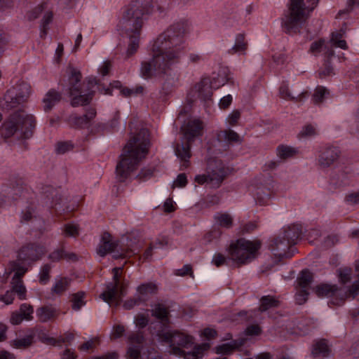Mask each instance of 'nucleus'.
Segmentation results:
<instances>
[{"instance_id":"nucleus-1","label":"nucleus","mask_w":359,"mask_h":359,"mask_svg":"<svg viewBox=\"0 0 359 359\" xmlns=\"http://www.w3.org/2000/svg\"><path fill=\"white\" fill-rule=\"evenodd\" d=\"M190 26L187 20H180L160 34L152 46V57L141 64L140 73L145 78L160 75L163 79L159 91L161 97L169 95L176 87L178 76L171 67L179 62L184 50L185 36Z\"/></svg>"},{"instance_id":"nucleus-2","label":"nucleus","mask_w":359,"mask_h":359,"mask_svg":"<svg viewBox=\"0 0 359 359\" xmlns=\"http://www.w3.org/2000/svg\"><path fill=\"white\" fill-rule=\"evenodd\" d=\"M149 145V133L145 128L141 129L128 141L116 165V174L118 180L124 181L137 169L140 162L148 154Z\"/></svg>"},{"instance_id":"nucleus-3","label":"nucleus","mask_w":359,"mask_h":359,"mask_svg":"<svg viewBox=\"0 0 359 359\" xmlns=\"http://www.w3.org/2000/svg\"><path fill=\"white\" fill-rule=\"evenodd\" d=\"M152 11L149 4L140 5L137 1L131 2L125 8L117 29L127 36L140 35L145 16L151 13Z\"/></svg>"},{"instance_id":"nucleus-4","label":"nucleus","mask_w":359,"mask_h":359,"mask_svg":"<svg viewBox=\"0 0 359 359\" xmlns=\"http://www.w3.org/2000/svg\"><path fill=\"white\" fill-rule=\"evenodd\" d=\"M35 127V119L31 114L19 109L9 115L0 127V135L7 140L15 135L28 139L32 137Z\"/></svg>"},{"instance_id":"nucleus-5","label":"nucleus","mask_w":359,"mask_h":359,"mask_svg":"<svg viewBox=\"0 0 359 359\" xmlns=\"http://www.w3.org/2000/svg\"><path fill=\"white\" fill-rule=\"evenodd\" d=\"M261 247L262 242L258 239L238 238L231 242L227 249L229 259L238 266L247 264L257 258Z\"/></svg>"},{"instance_id":"nucleus-6","label":"nucleus","mask_w":359,"mask_h":359,"mask_svg":"<svg viewBox=\"0 0 359 359\" xmlns=\"http://www.w3.org/2000/svg\"><path fill=\"white\" fill-rule=\"evenodd\" d=\"M319 0H290L289 13L283 19L287 32H295L316 7Z\"/></svg>"},{"instance_id":"nucleus-7","label":"nucleus","mask_w":359,"mask_h":359,"mask_svg":"<svg viewBox=\"0 0 359 359\" xmlns=\"http://www.w3.org/2000/svg\"><path fill=\"white\" fill-rule=\"evenodd\" d=\"M204 128L203 123L198 118L189 120L186 125L182 128L184 135L187 140V143H177L175 151L178 158L180 160V170L187 169L190 165L191 147L190 142L194 140L196 137L201 136L203 134Z\"/></svg>"},{"instance_id":"nucleus-8","label":"nucleus","mask_w":359,"mask_h":359,"mask_svg":"<svg viewBox=\"0 0 359 359\" xmlns=\"http://www.w3.org/2000/svg\"><path fill=\"white\" fill-rule=\"evenodd\" d=\"M227 175V168L223 162L216 158H210L207 161L206 174L195 177L198 184H207L211 188L217 189Z\"/></svg>"},{"instance_id":"nucleus-9","label":"nucleus","mask_w":359,"mask_h":359,"mask_svg":"<svg viewBox=\"0 0 359 359\" xmlns=\"http://www.w3.org/2000/svg\"><path fill=\"white\" fill-rule=\"evenodd\" d=\"M158 336L162 341L170 344L171 353L184 358L186 351L182 350L181 348L188 349L194 344V338L191 336L177 331L164 332L159 333Z\"/></svg>"},{"instance_id":"nucleus-10","label":"nucleus","mask_w":359,"mask_h":359,"mask_svg":"<svg viewBox=\"0 0 359 359\" xmlns=\"http://www.w3.org/2000/svg\"><path fill=\"white\" fill-rule=\"evenodd\" d=\"M315 293L319 297L331 298L330 303L334 305H341L344 303L348 294L336 285L320 284L313 288Z\"/></svg>"},{"instance_id":"nucleus-11","label":"nucleus","mask_w":359,"mask_h":359,"mask_svg":"<svg viewBox=\"0 0 359 359\" xmlns=\"http://www.w3.org/2000/svg\"><path fill=\"white\" fill-rule=\"evenodd\" d=\"M121 267H115L112 269L113 278L112 282L107 285V290L100 294L101 298L106 302L109 303L112 300H116L118 296V292L121 295L123 294L125 284L120 283V271Z\"/></svg>"},{"instance_id":"nucleus-12","label":"nucleus","mask_w":359,"mask_h":359,"mask_svg":"<svg viewBox=\"0 0 359 359\" xmlns=\"http://www.w3.org/2000/svg\"><path fill=\"white\" fill-rule=\"evenodd\" d=\"M45 247L37 243H27L22 246L18 252V260L34 262L41 259L46 254Z\"/></svg>"},{"instance_id":"nucleus-13","label":"nucleus","mask_w":359,"mask_h":359,"mask_svg":"<svg viewBox=\"0 0 359 359\" xmlns=\"http://www.w3.org/2000/svg\"><path fill=\"white\" fill-rule=\"evenodd\" d=\"M118 247V242L113 241L111 235L104 232L97 249V253L101 257H104L107 254L114 252Z\"/></svg>"},{"instance_id":"nucleus-14","label":"nucleus","mask_w":359,"mask_h":359,"mask_svg":"<svg viewBox=\"0 0 359 359\" xmlns=\"http://www.w3.org/2000/svg\"><path fill=\"white\" fill-rule=\"evenodd\" d=\"M339 155L340 151L338 148L327 147L319 155L318 164L321 168H327L339 158Z\"/></svg>"},{"instance_id":"nucleus-15","label":"nucleus","mask_w":359,"mask_h":359,"mask_svg":"<svg viewBox=\"0 0 359 359\" xmlns=\"http://www.w3.org/2000/svg\"><path fill=\"white\" fill-rule=\"evenodd\" d=\"M292 245L286 237L280 233L271 241L269 248L276 255L283 257Z\"/></svg>"},{"instance_id":"nucleus-16","label":"nucleus","mask_w":359,"mask_h":359,"mask_svg":"<svg viewBox=\"0 0 359 359\" xmlns=\"http://www.w3.org/2000/svg\"><path fill=\"white\" fill-rule=\"evenodd\" d=\"M128 342L130 346L128 348L127 354L130 359H138L140 357V349L135 345H140L144 341V337L142 332H133L128 336Z\"/></svg>"},{"instance_id":"nucleus-17","label":"nucleus","mask_w":359,"mask_h":359,"mask_svg":"<svg viewBox=\"0 0 359 359\" xmlns=\"http://www.w3.org/2000/svg\"><path fill=\"white\" fill-rule=\"evenodd\" d=\"M213 83L209 78L203 79L195 86V90L198 97L202 100H208L212 95Z\"/></svg>"},{"instance_id":"nucleus-18","label":"nucleus","mask_w":359,"mask_h":359,"mask_svg":"<svg viewBox=\"0 0 359 359\" xmlns=\"http://www.w3.org/2000/svg\"><path fill=\"white\" fill-rule=\"evenodd\" d=\"M24 102L18 100L12 91L7 90L4 98L0 100V109L5 111H9L18 108Z\"/></svg>"},{"instance_id":"nucleus-19","label":"nucleus","mask_w":359,"mask_h":359,"mask_svg":"<svg viewBox=\"0 0 359 359\" xmlns=\"http://www.w3.org/2000/svg\"><path fill=\"white\" fill-rule=\"evenodd\" d=\"M311 353L314 358H328L331 356V348L325 339H320L313 343Z\"/></svg>"},{"instance_id":"nucleus-20","label":"nucleus","mask_w":359,"mask_h":359,"mask_svg":"<svg viewBox=\"0 0 359 359\" xmlns=\"http://www.w3.org/2000/svg\"><path fill=\"white\" fill-rule=\"evenodd\" d=\"M70 76L69 78V90L70 96H73L75 93H81V74L77 69L70 67L69 68Z\"/></svg>"},{"instance_id":"nucleus-21","label":"nucleus","mask_w":359,"mask_h":359,"mask_svg":"<svg viewBox=\"0 0 359 359\" xmlns=\"http://www.w3.org/2000/svg\"><path fill=\"white\" fill-rule=\"evenodd\" d=\"M62 98V95L60 93L54 89L48 90L43 98V110L45 111H49L52 108L57 104Z\"/></svg>"},{"instance_id":"nucleus-22","label":"nucleus","mask_w":359,"mask_h":359,"mask_svg":"<svg viewBox=\"0 0 359 359\" xmlns=\"http://www.w3.org/2000/svg\"><path fill=\"white\" fill-rule=\"evenodd\" d=\"M158 286L154 283H146L139 285L137 287V293L138 297L142 299V302H145L149 297L156 293Z\"/></svg>"},{"instance_id":"nucleus-23","label":"nucleus","mask_w":359,"mask_h":359,"mask_svg":"<svg viewBox=\"0 0 359 359\" xmlns=\"http://www.w3.org/2000/svg\"><path fill=\"white\" fill-rule=\"evenodd\" d=\"M211 81L213 83L215 89L219 88L227 82L233 83V77L228 68L221 69L217 77L213 78Z\"/></svg>"},{"instance_id":"nucleus-24","label":"nucleus","mask_w":359,"mask_h":359,"mask_svg":"<svg viewBox=\"0 0 359 359\" xmlns=\"http://www.w3.org/2000/svg\"><path fill=\"white\" fill-rule=\"evenodd\" d=\"M8 90L12 91L15 97H18V100H21L25 103L28 100L31 93V87L29 84L22 82L16 87L9 89Z\"/></svg>"},{"instance_id":"nucleus-25","label":"nucleus","mask_w":359,"mask_h":359,"mask_svg":"<svg viewBox=\"0 0 359 359\" xmlns=\"http://www.w3.org/2000/svg\"><path fill=\"white\" fill-rule=\"evenodd\" d=\"M292 245H295L302 234V226L298 224L288 226L281 233Z\"/></svg>"},{"instance_id":"nucleus-26","label":"nucleus","mask_w":359,"mask_h":359,"mask_svg":"<svg viewBox=\"0 0 359 359\" xmlns=\"http://www.w3.org/2000/svg\"><path fill=\"white\" fill-rule=\"evenodd\" d=\"M244 341H232L215 347V352L221 355H229L243 344Z\"/></svg>"},{"instance_id":"nucleus-27","label":"nucleus","mask_w":359,"mask_h":359,"mask_svg":"<svg viewBox=\"0 0 359 359\" xmlns=\"http://www.w3.org/2000/svg\"><path fill=\"white\" fill-rule=\"evenodd\" d=\"M55 309L50 306L39 307L36 310V316L41 323L50 320L55 316Z\"/></svg>"},{"instance_id":"nucleus-28","label":"nucleus","mask_w":359,"mask_h":359,"mask_svg":"<svg viewBox=\"0 0 359 359\" xmlns=\"http://www.w3.org/2000/svg\"><path fill=\"white\" fill-rule=\"evenodd\" d=\"M210 348V344L203 343L201 344H196L194 346L191 351L185 353L187 356H192L195 359H200L205 355Z\"/></svg>"},{"instance_id":"nucleus-29","label":"nucleus","mask_w":359,"mask_h":359,"mask_svg":"<svg viewBox=\"0 0 359 359\" xmlns=\"http://www.w3.org/2000/svg\"><path fill=\"white\" fill-rule=\"evenodd\" d=\"M151 314L153 316L160 320L163 325H166L169 323V311L168 308L163 304H158L155 305L154 308L151 310Z\"/></svg>"},{"instance_id":"nucleus-30","label":"nucleus","mask_w":359,"mask_h":359,"mask_svg":"<svg viewBox=\"0 0 359 359\" xmlns=\"http://www.w3.org/2000/svg\"><path fill=\"white\" fill-rule=\"evenodd\" d=\"M85 93L82 88H81V93H75L72 97L71 104L72 107H78V106H83L88 104L91 99L92 95L90 93Z\"/></svg>"},{"instance_id":"nucleus-31","label":"nucleus","mask_w":359,"mask_h":359,"mask_svg":"<svg viewBox=\"0 0 359 359\" xmlns=\"http://www.w3.org/2000/svg\"><path fill=\"white\" fill-rule=\"evenodd\" d=\"M248 48V43L245 41V36L239 34L236 37L234 46L228 50L229 54L244 53Z\"/></svg>"},{"instance_id":"nucleus-32","label":"nucleus","mask_w":359,"mask_h":359,"mask_svg":"<svg viewBox=\"0 0 359 359\" xmlns=\"http://www.w3.org/2000/svg\"><path fill=\"white\" fill-rule=\"evenodd\" d=\"M279 301L273 296H263L260 299V305L259 310L261 312L267 311L268 309L278 306Z\"/></svg>"},{"instance_id":"nucleus-33","label":"nucleus","mask_w":359,"mask_h":359,"mask_svg":"<svg viewBox=\"0 0 359 359\" xmlns=\"http://www.w3.org/2000/svg\"><path fill=\"white\" fill-rule=\"evenodd\" d=\"M214 218L217 224L222 227L229 229L233 225V217L229 213L217 212L215 215Z\"/></svg>"},{"instance_id":"nucleus-34","label":"nucleus","mask_w":359,"mask_h":359,"mask_svg":"<svg viewBox=\"0 0 359 359\" xmlns=\"http://www.w3.org/2000/svg\"><path fill=\"white\" fill-rule=\"evenodd\" d=\"M12 291L15 292L21 300L25 299L27 290L21 278H12Z\"/></svg>"},{"instance_id":"nucleus-35","label":"nucleus","mask_w":359,"mask_h":359,"mask_svg":"<svg viewBox=\"0 0 359 359\" xmlns=\"http://www.w3.org/2000/svg\"><path fill=\"white\" fill-rule=\"evenodd\" d=\"M20 262L22 261L18 260V259L15 261H12L9 262V266L11 270L15 272V274L13 277V278H14L15 280H16V278H21L27 271V267H26Z\"/></svg>"},{"instance_id":"nucleus-36","label":"nucleus","mask_w":359,"mask_h":359,"mask_svg":"<svg viewBox=\"0 0 359 359\" xmlns=\"http://www.w3.org/2000/svg\"><path fill=\"white\" fill-rule=\"evenodd\" d=\"M296 153V150L289 146L280 145L276 149V154L278 157L282 161H285L290 157H292L295 155Z\"/></svg>"},{"instance_id":"nucleus-37","label":"nucleus","mask_w":359,"mask_h":359,"mask_svg":"<svg viewBox=\"0 0 359 359\" xmlns=\"http://www.w3.org/2000/svg\"><path fill=\"white\" fill-rule=\"evenodd\" d=\"M219 139H224L229 142H241L242 139L239 136V135L232 130H225L221 131L218 135Z\"/></svg>"},{"instance_id":"nucleus-38","label":"nucleus","mask_w":359,"mask_h":359,"mask_svg":"<svg viewBox=\"0 0 359 359\" xmlns=\"http://www.w3.org/2000/svg\"><path fill=\"white\" fill-rule=\"evenodd\" d=\"M313 280L312 273L307 269L303 270L299 274L297 281L301 288L307 289Z\"/></svg>"},{"instance_id":"nucleus-39","label":"nucleus","mask_w":359,"mask_h":359,"mask_svg":"<svg viewBox=\"0 0 359 359\" xmlns=\"http://www.w3.org/2000/svg\"><path fill=\"white\" fill-rule=\"evenodd\" d=\"M130 38L128 47L126 53V58L134 55L139 48L140 35L128 36Z\"/></svg>"},{"instance_id":"nucleus-40","label":"nucleus","mask_w":359,"mask_h":359,"mask_svg":"<svg viewBox=\"0 0 359 359\" xmlns=\"http://www.w3.org/2000/svg\"><path fill=\"white\" fill-rule=\"evenodd\" d=\"M69 283V280L66 278L57 279L55 281V285L52 287V292L57 294H61L67 290Z\"/></svg>"},{"instance_id":"nucleus-41","label":"nucleus","mask_w":359,"mask_h":359,"mask_svg":"<svg viewBox=\"0 0 359 359\" xmlns=\"http://www.w3.org/2000/svg\"><path fill=\"white\" fill-rule=\"evenodd\" d=\"M33 339L32 335H28L12 341L11 345L17 348H25L32 344Z\"/></svg>"},{"instance_id":"nucleus-42","label":"nucleus","mask_w":359,"mask_h":359,"mask_svg":"<svg viewBox=\"0 0 359 359\" xmlns=\"http://www.w3.org/2000/svg\"><path fill=\"white\" fill-rule=\"evenodd\" d=\"M49 258L53 262L59 261L62 258L67 259H75L76 255L73 253H66L63 250H57L50 254Z\"/></svg>"},{"instance_id":"nucleus-43","label":"nucleus","mask_w":359,"mask_h":359,"mask_svg":"<svg viewBox=\"0 0 359 359\" xmlns=\"http://www.w3.org/2000/svg\"><path fill=\"white\" fill-rule=\"evenodd\" d=\"M86 293L84 292H78L72 295V309L78 311L83 306L86 302L83 301Z\"/></svg>"},{"instance_id":"nucleus-44","label":"nucleus","mask_w":359,"mask_h":359,"mask_svg":"<svg viewBox=\"0 0 359 359\" xmlns=\"http://www.w3.org/2000/svg\"><path fill=\"white\" fill-rule=\"evenodd\" d=\"M19 313L24 317L25 320H31L33 319L34 309L33 306L28 304H22L18 310Z\"/></svg>"},{"instance_id":"nucleus-45","label":"nucleus","mask_w":359,"mask_h":359,"mask_svg":"<svg viewBox=\"0 0 359 359\" xmlns=\"http://www.w3.org/2000/svg\"><path fill=\"white\" fill-rule=\"evenodd\" d=\"M144 93V87L142 86H137L133 88H123L121 90V93L124 97H131L137 95H142Z\"/></svg>"},{"instance_id":"nucleus-46","label":"nucleus","mask_w":359,"mask_h":359,"mask_svg":"<svg viewBox=\"0 0 359 359\" xmlns=\"http://www.w3.org/2000/svg\"><path fill=\"white\" fill-rule=\"evenodd\" d=\"M68 121L71 126L77 128H82L88 123L84 116H79L75 114L71 115L68 118Z\"/></svg>"},{"instance_id":"nucleus-47","label":"nucleus","mask_w":359,"mask_h":359,"mask_svg":"<svg viewBox=\"0 0 359 359\" xmlns=\"http://www.w3.org/2000/svg\"><path fill=\"white\" fill-rule=\"evenodd\" d=\"M279 91L280 96L283 98L287 100H294L300 94V92H297L295 93H292L289 89L288 85L285 83L282 84L280 87Z\"/></svg>"},{"instance_id":"nucleus-48","label":"nucleus","mask_w":359,"mask_h":359,"mask_svg":"<svg viewBox=\"0 0 359 359\" xmlns=\"http://www.w3.org/2000/svg\"><path fill=\"white\" fill-rule=\"evenodd\" d=\"M98 343L99 339L97 337H94L81 344L78 347V349L81 352H88L89 351L94 349Z\"/></svg>"},{"instance_id":"nucleus-49","label":"nucleus","mask_w":359,"mask_h":359,"mask_svg":"<svg viewBox=\"0 0 359 359\" xmlns=\"http://www.w3.org/2000/svg\"><path fill=\"white\" fill-rule=\"evenodd\" d=\"M328 94L327 90L323 87V86H318L316 88L314 94L313 95V100L315 104H320L321 103L325 95Z\"/></svg>"},{"instance_id":"nucleus-50","label":"nucleus","mask_w":359,"mask_h":359,"mask_svg":"<svg viewBox=\"0 0 359 359\" xmlns=\"http://www.w3.org/2000/svg\"><path fill=\"white\" fill-rule=\"evenodd\" d=\"M138 252L139 250L137 248L133 249L129 246V245H128V248L126 249H121V251L117 250V252H115L113 257L114 259H117L119 258L126 257Z\"/></svg>"},{"instance_id":"nucleus-51","label":"nucleus","mask_w":359,"mask_h":359,"mask_svg":"<svg viewBox=\"0 0 359 359\" xmlns=\"http://www.w3.org/2000/svg\"><path fill=\"white\" fill-rule=\"evenodd\" d=\"M53 13L50 11H47L42 19V22L41 25V36H44L48 31V25L52 21Z\"/></svg>"},{"instance_id":"nucleus-52","label":"nucleus","mask_w":359,"mask_h":359,"mask_svg":"<svg viewBox=\"0 0 359 359\" xmlns=\"http://www.w3.org/2000/svg\"><path fill=\"white\" fill-rule=\"evenodd\" d=\"M338 276L342 283H346L351 278V269L348 267H343L338 269Z\"/></svg>"},{"instance_id":"nucleus-53","label":"nucleus","mask_w":359,"mask_h":359,"mask_svg":"<svg viewBox=\"0 0 359 359\" xmlns=\"http://www.w3.org/2000/svg\"><path fill=\"white\" fill-rule=\"evenodd\" d=\"M51 270V266L48 264L43 265L39 273V281L41 284H46L50 278L49 273Z\"/></svg>"},{"instance_id":"nucleus-54","label":"nucleus","mask_w":359,"mask_h":359,"mask_svg":"<svg viewBox=\"0 0 359 359\" xmlns=\"http://www.w3.org/2000/svg\"><path fill=\"white\" fill-rule=\"evenodd\" d=\"M317 134L316 128L311 125L308 124L302 128V130L299 133V136L300 137H310L316 135Z\"/></svg>"},{"instance_id":"nucleus-55","label":"nucleus","mask_w":359,"mask_h":359,"mask_svg":"<svg viewBox=\"0 0 359 359\" xmlns=\"http://www.w3.org/2000/svg\"><path fill=\"white\" fill-rule=\"evenodd\" d=\"M142 299L138 297L137 294H135L133 298H130L127 299L123 303V308L126 310H130L134 308L137 305H140L142 304Z\"/></svg>"},{"instance_id":"nucleus-56","label":"nucleus","mask_w":359,"mask_h":359,"mask_svg":"<svg viewBox=\"0 0 359 359\" xmlns=\"http://www.w3.org/2000/svg\"><path fill=\"white\" fill-rule=\"evenodd\" d=\"M308 296L309 292H307V290L301 288L295 295L296 302L299 305L304 304L306 302Z\"/></svg>"},{"instance_id":"nucleus-57","label":"nucleus","mask_w":359,"mask_h":359,"mask_svg":"<svg viewBox=\"0 0 359 359\" xmlns=\"http://www.w3.org/2000/svg\"><path fill=\"white\" fill-rule=\"evenodd\" d=\"M228 259L221 253H216L212 257V262L217 267L227 264Z\"/></svg>"},{"instance_id":"nucleus-58","label":"nucleus","mask_w":359,"mask_h":359,"mask_svg":"<svg viewBox=\"0 0 359 359\" xmlns=\"http://www.w3.org/2000/svg\"><path fill=\"white\" fill-rule=\"evenodd\" d=\"M258 226L255 222H249L241 226L240 232L242 233H250L257 229Z\"/></svg>"},{"instance_id":"nucleus-59","label":"nucleus","mask_w":359,"mask_h":359,"mask_svg":"<svg viewBox=\"0 0 359 359\" xmlns=\"http://www.w3.org/2000/svg\"><path fill=\"white\" fill-rule=\"evenodd\" d=\"M72 149V144L69 142H58L56 145V152L60 154L66 153Z\"/></svg>"},{"instance_id":"nucleus-60","label":"nucleus","mask_w":359,"mask_h":359,"mask_svg":"<svg viewBox=\"0 0 359 359\" xmlns=\"http://www.w3.org/2000/svg\"><path fill=\"white\" fill-rule=\"evenodd\" d=\"M135 323L137 326L144 328L148 325L149 318L147 316L139 313L135 318Z\"/></svg>"},{"instance_id":"nucleus-61","label":"nucleus","mask_w":359,"mask_h":359,"mask_svg":"<svg viewBox=\"0 0 359 359\" xmlns=\"http://www.w3.org/2000/svg\"><path fill=\"white\" fill-rule=\"evenodd\" d=\"M241 118V112L239 110H233L227 117L226 121L231 126H235L237 124L238 120Z\"/></svg>"},{"instance_id":"nucleus-62","label":"nucleus","mask_w":359,"mask_h":359,"mask_svg":"<svg viewBox=\"0 0 359 359\" xmlns=\"http://www.w3.org/2000/svg\"><path fill=\"white\" fill-rule=\"evenodd\" d=\"M64 231L67 236L75 237L79 235V226L75 224H67Z\"/></svg>"},{"instance_id":"nucleus-63","label":"nucleus","mask_w":359,"mask_h":359,"mask_svg":"<svg viewBox=\"0 0 359 359\" xmlns=\"http://www.w3.org/2000/svg\"><path fill=\"white\" fill-rule=\"evenodd\" d=\"M346 201L351 205H359V191L347 194Z\"/></svg>"},{"instance_id":"nucleus-64","label":"nucleus","mask_w":359,"mask_h":359,"mask_svg":"<svg viewBox=\"0 0 359 359\" xmlns=\"http://www.w3.org/2000/svg\"><path fill=\"white\" fill-rule=\"evenodd\" d=\"M23 320H25L24 317L19 313L18 311H16L11 313L10 323L12 325H16L20 324Z\"/></svg>"}]
</instances>
